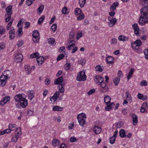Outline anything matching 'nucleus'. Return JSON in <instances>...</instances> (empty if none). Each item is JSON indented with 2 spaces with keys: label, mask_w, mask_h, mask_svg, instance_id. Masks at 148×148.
I'll list each match as a JSON object with an SVG mask.
<instances>
[{
  "label": "nucleus",
  "mask_w": 148,
  "mask_h": 148,
  "mask_svg": "<svg viewBox=\"0 0 148 148\" xmlns=\"http://www.w3.org/2000/svg\"><path fill=\"white\" fill-rule=\"evenodd\" d=\"M142 4L144 7L140 9L141 15L138 22L140 25H144L148 23V0H143Z\"/></svg>",
  "instance_id": "f257e3e1"
},
{
  "label": "nucleus",
  "mask_w": 148,
  "mask_h": 148,
  "mask_svg": "<svg viewBox=\"0 0 148 148\" xmlns=\"http://www.w3.org/2000/svg\"><path fill=\"white\" fill-rule=\"evenodd\" d=\"M0 77V85L4 87L7 82V79H8L11 76V72L9 70H6L3 72Z\"/></svg>",
  "instance_id": "f03ea898"
},
{
  "label": "nucleus",
  "mask_w": 148,
  "mask_h": 148,
  "mask_svg": "<svg viewBox=\"0 0 148 148\" xmlns=\"http://www.w3.org/2000/svg\"><path fill=\"white\" fill-rule=\"evenodd\" d=\"M86 114L84 113L79 114L77 116V119L79 124L83 126L86 124Z\"/></svg>",
  "instance_id": "7ed1b4c3"
},
{
  "label": "nucleus",
  "mask_w": 148,
  "mask_h": 148,
  "mask_svg": "<svg viewBox=\"0 0 148 148\" xmlns=\"http://www.w3.org/2000/svg\"><path fill=\"white\" fill-rule=\"evenodd\" d=\"M86 76L85 72L84 71H81L78 73L76 79L79 81H84L86 80Z\"/></svg>",
  "instance_id": "20e7f679"
},
{
  "label": "nucleus",
  "mask_w": 148,
  "mask_h": 148,
  "mask_svg": "<svg viewBox=\"0 0 148 148\" xmlns=\"http://www.w3.org/2000/svg\"><path fill=\"white\" fill-rule=\"evenodd\" d=\"M104 80H102L101 82H100L99 84L100 85L101 88L100 90V91L102 93H104L108 91V87L107 86L106 84L104 82Z\"/></svg>",
  "instance_id": "39448f33"
},
{
  "label": "nucleus",
  "mask_w": 148,
  "mask_h": 148,
  "mask_svg": "<svg viewBox=\"0 0 148 148\" xmlns=\"http://www.w3.org/2000/svg\"><path fill=\"white\" fill-rule=\"evenodd\" d=\"M142 44L141 41L138 39L131 44V46L133 49L137 50L138 49V47L141 46Z\"/></svg>",
  "instance_id": "423d86ee"
},
{
  "label": "nucleus",
  "mask_w": 148,
  "mask_h": 148,
  "mask_svg": "<svg viewBox=\"0 0 148 148\" xmlns=\"http://www.w3.org/2000/svg\"><path fill=\"white\" fill-rule=\"evenodd\" d=\"M33 41L36 43L38 42L39 39V33L37 30H35L33 31Z\"/></svg>",
  "instance_id": "0eeeda50"
},
{
  "label": "nucleus",
  "mask_w": 148,
  "mask_h": 148,
  "mask_svg": "<svg viewBox=\"0 0 148 148\" xmlns=\"http://www.w3.org/2000/svg\"><path fill=\"white\" fill-rule=\"evenodd\" d=\"M132 28L134 30V32L136 36L139 35V30L137 23H134L132 25Z\"/></svg>",
  "instance_id": "6e6552de"
},
{
  "label": "nucleus",
  "mask_w": 148,
  "mask_h": 148,
  "mask_svg": "<svg viewBox=\"0 0 148 148\" xmlns=\"http://www.w3.org/2000/svg\"><path fill=\"white\" fill-rule=\"evenodd\" d=\"M18 103V104L20 105L23 108H25L27 105V100L24 98V99L20 100V101Z\"/></svg>",
  "instance_id": "1a4fd4ad"
},
{
  "label": "nucleus",
  "mask_w": 148,
  "mask_h": 148,
  "mask_svg": "<svg viewBox=\"0 0 148 148\" xmlns=\"http://www.w3.org/2000/svg\"><path fill=\"white\" fill-rule=\"evenodd\" d=\"M60 95L59 92H56L54 95L50 98V100L52 102L53 101V103L54 102L57 100L58 97Z\"/></svg>",
  "instance_id": "9d476101"
},
{
  "label": "nucleus",
  "mask_w": 148,
  "mask_h": 148,
  "mask_svg": "<svg viewBox=\"0 0 148 148\" xmlns=\"http://www.w3.org/2000/svg\"><path fill=\"white\" fill-rule=\"evenodd\" d=\"M132 118V119L133 123L134 125L136 126L138 123V117L135 114H131Z\"/></svg>",
  "instance_id": "9b49d317"
},
{
  "label": "nucleus",
  "mask_w": 148,
  "mask_h": 148,
  "mask_svg": "<svg viewBox=\"0 0 148 148\" xmlns=\"http://www.w3.org/2000/svg\"><path fill=\"white\" fill-rule=\"evenodd\" d=\"M12 6L11 5H10L8 6L5 9V11L7 13V15H11L12 11ZM7 14H5V16Z\"/></svg>",
  "instance_id": "f8f14e48"
},
{
  "label": "nucleus",
  "mask_w": 148,
  "mask_h": 148,
  "mask_svg": "<svg viewBox=\"0 0 148 148\" xmlns=\"http://www.w3.org/2000/svg\"><path fill=\"white\" fill-rule=\"evenodd\" d=\"M114 58L112 56H108L106 58V61L107 64H112L114 62Z\"/></svg>",
  "instance_id": "ddd939ff"
},
{
  "label": "nucleus",
  "mask_w": 148,
  "mask_h": 148,
  "mask_svg": "<svg viewBox=\"0 0 148 148\" xmlns=\"http://www.w3.org/2000/svg\"><path fill=\"white\" fill-rule=\"evenodd\" d=\"M93 131L96 134H98L101 132V129L99 126L96 125L94 127Z\"/></svg>",
  "instance_id": "4468645a"
},
{
  "label": "nucleus",
  "mask_w": 148,
  "mask_h": 148,
  "mask_svg": "<svg viewBox=\"0 0 148 148\" xmlns=\"http://www.w3.org/2000/svg\"><path fill=\"white\" fill-rule=\"evenodd\" d=\"M14 99L16 102H18V103L22 99H24V98L22 96L21 94L16 95L14 97Z\"/></svg>",
  "instance_id": "2eb2a0df"
},
{
  "label": "nucleus",
  "mask_w": 148,
  "mask_h": 148,
  "mask_svg": "<svg viewBox=\"0 0 148 148\" xmlns=\"http://www.w3.org/2000/svg\"><path fill=\"white\" fill-rule=\"evenodd\" d=\"M103 79V80H104V79L103 77H102L98 75L96 76L95 77L94 81L96 84L100 83V82L102 81Z\"/></svg>",
  "instance_id": "dca6fc26"
},
{
  "label": "nucleus",
  "mask_w": 148,
  "mask_h": 148,
  "mask_svg": "<svg viewBox=\"0 0 148 148\" xmlns=\"http://www.w3.org/2000/svg\"><path fill=\"white\" fill-rule=\"evenodd\" d=\"M63 80V77L62 76H60L56 79L54 81V84L56 85L58 84H59V85H60L61 84H62Z\"/></svg>",
  "instance_id": "f3484780"
},
{
  "label": "nucleus",
  "mask_w": 148,
  "mask_h": 148,
  "mask_svg": "<svg viewBox=\"0 0 148 148\" xmlns=\"http://www.w3.org/2000/svg\"><path fill=\"white\" fill-rule=\"evenodd\" d=\"M119 3L117 1L113 3L110 8V10L111 11H114L115 10L116 7L118 6Z\"/></svg>",
  "instance_id": "a211bd4d"
},
{
  "label": "nucleus",
  "mask_w": 148,
  "mask_h": 148,
  "mask_svg": "<svg viewBox=\"0 0 148 148\" xmlns=\"http://www.w3.org/2000/svg\"><path fill=\"white\" fill-rule=\"evenodd\" d=\"M44 58L42 56H40L38 57L36 59L38 64L39 65H42L44 62Z\"/></svg>",
  "instance_id": "6ab92c4d"
},
{
  "label": "nucleus",
  "mask_w": 148,
  "mask_h": 148,
  "mask_svg": "<svg viewBox=\"0 0 148 148\" xmlns=\"http://www.w3.org/2000/svg\"><path fill=\"white\" fill-rule=\"evenodd\" d=\"M107 106L105 108L106 110L109 111L111 110L112 108H113L114 106L115 105L114 103H110L108 104H106Z\"/></svg>",
  "instance_id": "aec40b11"
},
{
  "label": "nucleus",
  "mask_w": 148,
  "mask_h": 148,
  "mask_svg": "<svg viewBox=\"0 0 148 148\" xmlns=\"http://www.w3.org/2000/svg\"><path fill=\"white\" fill-rule=\"evenodd\" d=\"M15 57L17 62H21L23 59V56L20 53H18L16 55Z\"/></svg>",
  "instance_id": "412c9836"
},
{
  "label": "nucleus",
  "mask_w": 148,
  "mask_h": 148,
  "mask_svg": "<svg viewBox=\"0 0 148 148\" xmlns=\"http://www.w3.org/2000/svg\"><path fill=\"white\" fill-rule=\"evenodd\" d=\"M9 38L10 39H13L15 36V32L14 29L11 30L9 32Z\"/></svg>",
  "instance_id": "4be33fe9"
},
{
  "label": "nucleus",
  "mask_w": 148,
  "mask_h": 148,
  "mask_svg": "<svg viewBox=\"0 0 148 148\" xmlns=\"http://www.w3.org/2000/svg\"><path fill=\"white\" fill-rule=\"evenodd\" d=\"M117 21V19L116 18L112 19L111 21H110V22L108 23L109 26L110 27H113Z\"/></svg>",
  "instance_id": "5701e85b"
},
{
  "label": "nucleus",
  "mask_w": 148,
  "mask_h": 148,
  "mask_svg": "<svg viewBox=\"0 0 148 148\" xmlns=\"http://www.w3.org/2000/svg\"><path fill=\"white\" fill-rule=\"evenodd\" d=\"M75 45L74 43H71V44L69 43H67L66 44V48L68 50H72V48H74Z\"/></svg>",
  "instance_id": "b1692460"
},
{
  "label": "nucleus",
  "mask_w": 148,
  "mask_h": 148,
  "mask_svg": "<svg viewBox=\"0 0 148 148\" xmlns=\"http://www.w3.org/2000/svg\"><path fill=\"white\" fill-rule=\"evenodd\" d=\"M29 94L28 95V98L30 100H32L34 97V92L33 90H29L28 92Z\"/></svg>",
  "instance_id": "393cba45"
},
{
  "label": "nucleus",
  "mask_w": 148,
  "mask_h": 148,
  "mask_svg": "<svg viewBox=\"0 0 148 148\" xmlns=\"http://www.w3.org/2000/svg\"><path fill=\"white\" fill-rule=\"evenodd\" d=\"M64 84H61L59 85L58 86V88L59 90V92H60L61 93H63L64 92Z\"/></svg>",
  "instance_id": "a878e982"
},
{
  "label": "nucleus",
  "mask_w": 148,
  "mask_h": 148,
  "mask_svg": "<svg viewBox=\"0 0 148 148\" xmlns=\"http://www.w3.org/2000/svg\"><path fill=\"white\" fill-rule=\"evenodd\" d=\"M104 100L106 104H108L110 103L111 98L109 96H107L104 97Z\"/></svg>",
  "instance_id": "bb28decb"
},
{
  "label": "nucleus",
  "mask_w": 148,
  "mask_h": 148,
  "mask_svg": "<svg viewBox=\"0 0 148 148\" xmlns=\"http://www.w3.org/2000/svg\"><path fill=\"white\" fill-rule=\"evenodd\" d=\"M134 69H132L130 71L128 76L127 78L128 80H129L131 77L132 76V75L134 72Z\"/></svg>",
  "instance_id": "cd10ccee"
},
{
  "label": "nucleus",
  "mask_w": 148,
  "mask_h": 148,
  "mask_svg": "<svg viewBox=\"0 0 148 148\" xmlns=\"http://www.w3.org/2000/svg\"><path fill=\"white\" fill-rule=\"evenodd\" d=\"M120 136L121 138H124L126 136L125 134V132L124 130L121 129L119 132Z\"/></svg>",
  "instance_id": "c85d7f7f"
},
{
  "label": "nucleus",
  "mask_w": 148,
  "mask_h": 148,
  "mask_svg": "<svg viewBox=\"0 0 148 148\" xmlns=\"http://www.w3.org/2000/svg\"><path fill=\"white\" fill-rule=\"evenodd\" d=\"M63 109L62 108L57 106H56L53 107V110L54 111H62V110Z\"/></svg>",
  "instance_id": "c756f323"
},
{
  "label": "nucleus",
  "mask_w": 148,
  "mask_h": 148,
  "mask_svg": "<svg viewBox=\"0 0 148 148\" xmlns=\"http://www.w3.org/2000/svg\"><path fill=\"white\" fill-rule=\"evenodd\" d=\"M53 145L55 146H57L59 144V141L56 139H54L52 141Z\"/></svg>",
  "instance_id": "7c9ffc66"
},
{
  "label": "nucleus",
  "mask_w": 148,
  "mask_h": 148,
  "mask_svg": "<svg viewBox=\"0 0 148 148\" xmlns=\"http://www.w3.org/2000/svg\"><path fill=\"white\" fill-rule=\"evenodd\" d=\"M15 134L20 136L21 134V128L20 127L16 128V130L15 131Z\"/></svg>",
  "instance_id": "2f4dec72"
},
{
  "label": "nucleus",
  "mask_w": 148,
  "mask_h": 148,
  "mask_svg": "<svg viewBox=\"0 0 148 148\" xmlns=\"http://www.w3.org/2000/svg\"><path fill=\"white\" fill-rule=\"evenodd\" d=\"M86 0H79V3L80 7L82 8L84 7L86 2Z\"/></svg>",
  "instance_id": "473e14b6"
},
{
  "label": "nucleus",
  "mask_w": 148,
  "mask_h": 148,
  "mask_svg": "<svg viewBox=\"0 0 148 148\" xmlns=\"http://www.w3.org/2000/svg\"><path fill=\"white\" fill-rule=\"evenodd\" d=\"M82 12V10L80 8H76L75 9V14L76 15L80 14Z\"/></svg>",
  "instance_id": "72a5a7b5"
},
{
  "label": "nucleus",
  "mask_w": 148,
  "mask_h": 148,
  "mask_svg": "<svg viewBox=\"0 0 148 148\" xmlns=\"http://www.w3.org/2000/svg\"><path fill=\"white\" fill-rule=\"evenodd\" d=\"M48 42L49 43L52 45L54 44L55 42V39L53 38H50L48 40Z\"/></svg>",
  "instance_id": "f704fd0d"
},
{
  "label": "nucleus",
  "mask_w": 148,
  "mask_h": 148,
  "mask_svg": "<svg viewBox=\"0 0 148 148\" xmlns=\"http://www.w3.org/2000/svg\"><path fill=\"white\" fill-rule=\"evenodd\" d=\"M45 18L44 16H42L38 19V23L39 25L41 24L43 22Z\"/></svg>",
  "instance_id": "c9c22d12"
},
{
  "label": "nucleus",
  "mask_w": 148,
  "mask_h": 148,
  "mask_svg": "<svg viewBox=\"0 0 148 148\" xmlns=\"http://www.w3.org/2000/svg\"><path fill=\"white\" fill-rule=\"evenodd\" d=\"M39 54L38 52H36L31 54L30 57L32 58H36L39 56Z\"/></svg>",
  "instance_id": "e433bc0d"
},
{
  "label": "nucleus",
  "mask_w": 148,
  "mask_h": 148,
  "mask_svg": "<svg viewBox=\"0 0 148 148\" xmlns=\"http://www.w3.org/2000/svg\"><path fill=\"white\" fill-rule=\"evenodd\" d=\"M19 137V136L15 134V135L12 138L11 140L13 142H16Z\"/></svg>",
  "instance_id": "4c0bfd02"
},
{
  "label": "nucleus",
  "mask_w": 148,
  "mask_h": 148,
  "mask_svg": "<svg viewBox=\"0 0 148 148\" xmlns=\"http://www.w3.org/2000/svg\"><path fill=\"white\" fill-rule=\"evenodd\" d=\"M120 80V78L118 77H116L114 80L113 82L115 86H116L118 85Z\"/></svg>",
  "instance_id": "58836bf2"
},
{
  "label": "nucleus",
  "mask_w": 148,
  "mask_h": 148,
  "mask_svg": "<svg viewBox=\"0 0 148 148\" xmlns=\"http://www.w3.org/2000/svg\"><path fill=\"white\" fill-rule=\"evenodd\" d=\"M17 32H18V35H19L20 37L23 34L22 28V27L19 28L18 29Z\"/></svg>",
  "instance_id": "ea45409f"
},
{
  "label": "nucleus",
  "mask_w": 148,
  "mask_h": 148,
  "mask_svg": "<svg viewBox=\"0 0 148 148\" xmlns=\"http://www.w3.org/2000/svg\"><path fill=\"white\" fill-rule=\"evenodd\" d=\"M64 57V55L62 53H61L57 57V61H59L63 59Z\"/></svg>",
  "instance_id": "a19ab883"
},
{
  "label": "nucleus",
  "mask_w": 148,
  "mask_h": 148,
  "mask_svg": "<svg viewBox=\"0 0 148 148\" xmlns=\"http://www.w3.org/2000/svg\"><path fill=\"white\" fill-rule=\"evenodd\" d=\"M44 8V5H41L38 9L37 11H38L40 14L41 13Z\"/></svg>",
  "instance_id": "79ce46f5"
},
{
  "label": "nucleus",
  "mask_w": 148,
  "mask_h": 148,
  "mask_svg": "<svg viewBox=\"0 0 148 148\" xmlns=\"http://www.w3.org/2000/svg\"><path fill=\"white\" fill-rule=\"evenodd\" d=\"M34 113V111L33 109L28 110H27V114L28 115L31 116Z\"/></svg>",
  "instance_id": "37998d69"
},
{
  "label": "nucleus",
  "mask_w": 148,
  "mask_h": 148,
  "mask_svg": "<svg viewBox=\"0 0 148 148\" xmlns=\"http://www.w3.org/2000/svg\"><path fill=\"white\" fill-rule=\"evenodd\" d=\"M57 25L56 23H55L51 27V29L53 32H55L57 29Z\"/></svg>",
  "instance_id": "c03bdc74"
},
{
  "label": "nucleus",
  "mask_w": 148,
  "mask_h": 148,
  "mask_svg": "<svg viewBox=\"0 0 148 148\" xmlns=\"http://www.w3.org/2000/svg\"><path fill=\"white\" fill-rule=\"evenodd\" d=\"M116 139V138L113 137V136H111V137H110V143L112 144H114V141Z\"/></svg>",
  "instance_id": "a18cd8bd"
},
{
  "label": "nucleus",
  "mask_w": 148,
  "mask_h": 148,
  "mask_svg": "<svg viewBox=\"0 0 148 148\" xmlns=\"http://www.w3.org/2000/svg\"><path fill=\"white\" fill-rule=\"evenodd\" d=\"M67 8L66 7H64L62 10V13L63 14H68L67 12Z\"/></svg>",
  "instance_id": "49530a36"
},
{
  "label": "nucleus",
  "mask_w": 148,
  "mask_h": 148,
  "mask_svg": "<svg viewBox=\"0 0 148 148\" xmlns=\"http://www.w3.org/2000/svg\"><path fill=\"white\" fill-rule=\"evenodd\" d=\"M70 64L69 63H66L64 66V69L66 70H68L70 68Z\"/></svg>",
  "instance_id": "de8ad7c7"
},
{
  "label": "nucleus",
  "mask_w": 148,
  "mask_h": 148,
  "mask_svg": "<svg viewBox=\"0 0 148 148\" xmlns=\"http://www.w3.org/2000/svg\"><path fill=\"white\" fill-rule=\"evenodd\" d=\"M78 63L82 66L84 65L85 63V59L83 58L81 59L79 61Z\"/></svg>",
  "instance_id": "09e8293b"
},
{
  "label": "nucleus",
  "mask_w": 148,
  "mask_h": 148,
  "mask_svg": "<svg viewBox=\"0 0 148 148\" xmlns=\"http://www.w3.org/2000/svg\"><path fill=\"white\" fill-rule=\"evenodd\" d=\"M95 69L96 71H99L101 72L103 71L101 67V66L99 65H98L96 66Z\"/></svg>",
  "instance_id": "8fccbe9b"
},
{
  "label": "nucleus",
  "mask_w": 148,
  "mask_h": 148,
  "mask_svg": "<svg viewBox=\"0 0 148 148\" xmlns=\"http://www.w3.org/2000/svg\"><path fill=\"white\" fill-rule=\"evenodd\" d=\"M123 125V122L121 121L118 122L116 125V128H119L122 127Z\"/></svg>",
  "instance_id": "3c124183"
},
{
  "label": "nucleus",
  "mask_w": 148,
  "mask_h": 148,
  "mask_svg": "<svg viewBox=\"0 0 148 148\" xmlns=\"http://www.w3.org/2000/svg\"><path fill=\"white\" fill-rule=\"evenodd\" d=\"M146 59L148 60V49H145L144 51Z\"/></svg>",
  "instance_id": "603ef678"
},
{
  "label": "nucleus",
  "mask_w": 148,
  "mask_h": 148,
  "mask_svg": "<svg viewBox=\"0 0 148 148\" xmlns=\"http://www.w3.org/2000/svg\"><path fill=\"white\" fill-rule=\"evenodd\" d=\"M10 99V97L9 96H6L4 97L2 100H4L3 101L5 102V103L9 101Z\"/></svg>",
  "instance_id": "864d4df0"
},
{
  "label": "nucleus",
  "mask_w": 148,
  "mask_h": 148,
  "mask_svg": "<svg viewBox=\"0 0 148 148\" xmlns=\"http://www.w3.org/2000/svg\"><path fill=\"white\" fill-rule=\"evenodd\" d=\"M14 130V129L11 128L9 127L8 129H7L5 130V133H8L10 132L11 131Z\"/></svg>",
  "instance_id": "5fc2aeb1"
},
{
  "label": "nucleus",
  "mask_w": 148,
  "mask_h": 148,
  "mask_svg": "<svg viewBox=\"0 0 148 148\" xmlns=\"http://www.w3.org/2000/svg\"><path fill=\"white\" fill-rule=\"evenodd\" d=\"M33 1L32 0H27L26 4L28 6H30L33 3Z\"/></svg>",
  "instance_id": "6e6d98bb"
},
{
  "label": "nucleus",
  "mask_w": 148,
  "mask_h": 148,
  "mask_svg": "<svg viewBox=\"0 0 148 148\" xmlns=\"http://www.w3.org/2000/svg\"><path fill=\"white\" fill-rule=\"evenodd\" d=\"M8 127L14 129V130H16V125L14 124H9L8 125Z\"/></svg>",
  "instance_id": "4d7b16f0"
},
{
  "label": "nucleus",
  "mask_w": 148,
  "mask_h": 148,
  "mask_svg": "<svg viewBox=\"0 0 148 148\" xmlns=\"http://www.w3.org/2000/svg\"><path fill=\"white\" fill-rule=\"evenodd\" d=\"M84 16L83 14L82 15L81 14L77 18V20H82L84 18Z\"/></svg>",
  "instance_id": "13d9d810"
},
{
  "label": "nucleus",
  "mask_w": 148,
  "mask_h": 148,
  "mask_svg": "<svg viewBox=\"0 0 148 148\" xmlns=\"http://www.w3.org/2000/svg\"><path fill=\"white\" fill-rule=\"evenodd\" d=\"M30 23L29 22H25V29L28 28L30 25Z\"/></svg>",
  "instance_id": "bf43d9fd"
},
{
  "label": "nucleus",
  "mask_w": 148,
  "mask_h": 148,
  "mask_svg": "<svg viewBox=\"0 0 148 148\" xmlns=\"http://www.w3.org/2000/svg\"><path fill=\"white\" fill-rule=\"evenodd\" d=\"M82 33L81 32L79 33H77L76 36V38L77 40L79 39V38L82 37Z\"/></svg>",
  "instance_id": "052dcab7"
},
{
  "label": "nucleus",
  "mask_w": 148,
  "mask_h": 148,
  "mask_svg": "<svg viewBox=\"0 0 148 148\" xmlns=\"http://www.w3.org/2000/svg\"><path fill=\"white\" fill-rule=\"evenodd\" d=\"M117 39L115 38H113L111 41V43L113 44H115L117 43Z\"/></svg>",
  "instance_id": "680f3d73"
},
{
  "label": "nucleus",
  "mask_w": 148,
  "mask_h": 148,
  "mask_svg": "<svg viewBox=\"0 0 148 148\" xmlns=\"http://www.w3.org/2000/svg\"><path fill=\"white\" fill-rule=\"evenodd\" d=\"M5 48L4 43L2 42L0 43V51L1 50H3Z\"/></svg>",
  "instance_id": "e2e57ef3"
},
{
  "label": "nucleus",
  "mask_w": 148,
  "mask_h": 148,
  "mask_svg": "<svg viewBox=\"0 0 148 148\" xmlns=\"http://www.w3.org/2000/svg\"><path fill=\"white\" fill-rule=\"evenodd\" d=\"M76 140V138L74 136H72L70 138V141L72 143L75 142Z\"/></svg>",
  "instance_id": "0e129e2a"
},
{
  "label": "nucleus",
  "mask_w": 148,
  "mask_h": 148,
  "mask_svg": "<svg viewBox=\"0 0 148 148\" xmlns=\"http://www.w3.org/2000/svg\"><path fill=\"white\" fill-rule=\"evenodd\" d=\"M70 38L71 39L73 38H74L75 34L73 32H71L70 33Z\"/></svg>",
  "instance_id": "69168bd1"
},
{
  "label": "nucleus",
  "mask_w": 148,
  "mask_h": 148,
  "mask_svg": "<svg viewBox=\"0 0 148 148\" xmlns=\"http://www.w3.org/2000/svg\"><path fill=\"white\" fill-rule=\"evenodd\" d=\"M140 85L142 86H146L147 85V83L145 81L143 80L140 83Z\"/></svg>",
  "instance_id": "338daca9"
},
{
  "label": "nucleus",
  "mask_w": 148,
  "mask_h": 148,
  "mask_svg": "<svg viewBox=\"0 0 148 148\" xmlns=\"http://www.w3.org/2000/svg\"><path fill=\"white\" fill-rule=\"evenodd\" d=\"M95 91V89H93L90 90L88 93V95H90L94 92Z\"/></svg>",
  "instance_id": "774afa93"
}]
</instances>
